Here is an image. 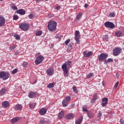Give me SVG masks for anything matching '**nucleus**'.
Instances as JSON below:
<instances>
[{"mask_svg": "<svg viewBox=\"0 0 124 124\" xmlns=\"http://www.w3.org/2000/svg\"><path fill=\"white\" fill-rule=\"evenodd\" d=\"M72 63V62L70 61H68L67 62H65V63H64L62 66V69L63 71V74L64 77H67L68 75H69V72H68V69L69 66L71 65V64Z\"/></svg>", "mask_w": 124, "mask_h": 124, "instance_id": "nucleus-1", "label": "nucleus"}, {"mask_svg": "<svg viewBox=\"0 0 124 124\" xmlns=\"http://www.w3.org/2000/svg\"><path fill=\"white\" fill-rule=\"evenodd\" d=\"M47 29L49 31H57V22L54 21H50L48 22Z\"/></svg>", "mask_w": 124, "mask_h": 124, "instance_id": "nucleus-2", "label": "nucleus"}, {"mask_svg": "<svg viewBox=\"0 0 124 124\" xmlns=\"http://www.w3.org/2000/svg\"><path fill=\"white\" fill-rule=\"evenodd\" d=\"M9 77H10V74L8 72L5 71L0 72V78H1L2 80H7Z\"/></svg>", "mask_w": 124, "mask_h": 124, "instance_id": "nucleus-3", "label": "nucleus"}, {"mask_svg": "<svg viewBox=\"0 0 124 124\" xmlns=\"http://www.w3.org/2000/svg\"><path fill=\"white\" fill-rule=\"evenodd\" d=\"M81 38V35L80 32L78 31H76L75 32V39L77 44H80V39Z\"/></svg>", "mask_w": 124, "mask_h": 124, "instance_id": "nucleus-4", "label": "nucleus"}, {"mask_svg": "<svg viewBox=\"0 0 124 124\" xmlns=\"http://www.w3.org/2000/svg\"><path fill=\"white\" fill-rule=\"evenodd\" d=\"M19 28L22 31H28L30 28V25L26 23H22L19 24Z\"/></svg>", "mask_w": 124, "mask_h": 124, "instance_id": "nucleus-5", "label": "nucleus"}, {"mask_svg": "<svg viewBox=\"0 0 124 124\" xmlns=\"http://www.w3.org/2000/svg\"><path fill=\"white\" fill-rule=\"evenodd\" d=\"M43 60H44V57L42 55H40L38 57H36V60H35V63L36 65H38V64H40L41 62H43Z\"/></svg>", "mask_w": 124, "mask_h": 124, "instance_id": "nucleus-6", "label": "nucleus"}, {"mask_svg": "<svg viewBox=\"0 0 124 124\" xmlns=\"http://www.w3.org/2000/svg\"><path fill=\"white\" fill-rule=\"evenodd\" d=\"M107 58H108V54L106 53H101L98 56V60L101 62L105 61Z\"/></svg>", "mask_w": 124, "mask_h": 124, "instance_id": "nucleus-7", "label": "nucleus"}, {"mask_svg": "<svg viewBox=\"0 0 124 124\" xmlns=\"http://www.w3.org/2000/svg\"><path fill=\"white\" fill-rule=\"evenodd\" d=\"M120 53H122V48L116 47L113 50V56H119Z\"/></svg>", "mask_w": 124, "mask_h": 124, "instance_id": "nucleus-8", "label": "nucleus"}, {"mask_svg": "<svg viewBox=\"0 0 124 124\" xmlns=\"http://www.w3.org/2000/svg\"><path fill=\"white\" fill-rule=\"evenodd\" d=\"M104 25L107 28H109V29H114L115 28V24L109 21L105 22Z\"/></svg>", "mask_w": 124, "mask_h": 124, "instance_id": "nucleus-9", "label": "nucleus"}, {"mask_svg": "<svg viewBox=\"0 0 124 124\" xmlns=\"http://www.w3.org/2000/svg\"><path fill=\"white\" fill-rule=\"evenodd\" d=\"M5 18L3 16H0V27H2L5 24Z\"/></svg>", "mask_w": 124, "mask_h": 124, "instance_id": "nucleus-10", "label": "nucleus"}, {"mask_svg": "<svg viewBox=\"0 0 124 124\" xmlns=\"http://www.w3.org/2000/svg\"><path fill=\"white\" fill-rule=\"evenodd\" d=\"M47 73V75L48 76H52L54 74V69L53 68H49L46 71Z\"/></svg>", "mask_w": 124, "mask_h": 124, "instance_id": "nucleus-11", "label": "nucleus"}, {"mask_svg": "<svg viewBox=\"0 0 124 124\" xmlns=\"http://www.w3.org/2000/svg\"><path fill=\"white\" fill-rule=\"evenodd\" d=\"M93 53L92 51H90L89 52H87L86 51H83V55L85 58H89L90 56L93 55Z\"/></svg>", "mask_w": 124, "mask_h": 124, "instance_id": "nucleus-12", "label": "nucleus"}, {"mask_svg": "<svg viewBox=\"0 0 124 124\" xmlns=\"http://www.w3.org/2000/svg\"><path fill=\"white\" fill-rule=\"evenodd\" d=\"M108 104V99L106 97L104 98L102 100L101 105L102 106H106Z\"/></svg>", "mask_w": 124, "mask_h": 124, "instance_id": "nucleus-13", "label": "nucleus"}, {"mask_svg": "<svg viewBox=\"0 0 124 124\" xmlns=\"http://www.w3.org/2000/svg\"><path fill=\"white\" fill-rule=\"evenodd\" d=\"M7 93V89L6 88H2L0 90V96L4 95Z\"/></svg>", "mask_w": 124, "mask_h": 124, "instance_id": "nucleus-14", "label": "nucleus"}, {"mask_svg": "<svg viewBox=\"0 0 124 124\" xmlns=\"http://www.w3.org/2000/svg\"><path fill=\"white\" fill-rule=\"evenodd\" d=\"M22 109H23V106H22V105L17 104L15 107V109L16 111H21Z\"/></svg>", "mask_w": 124, "mask_h": 124, "instance_id": "nucleus-15", "label": "nucleus"}, {"mask_svg": "<svg viewBox=\"0 0 124 124\" xmlns=\"http://www.w3.org/2000/svg\"><path fill=\"white\" fill-rule=\"evenodd\" d=\"M39 113L41 116H43L45 115L46 113H47V109H46L45 108H42L40 110Z\"/></svg>", "mask_w": 124, "mask_h": 124, "instance_id": "nucleus-16", "label": "nucleus"}, {"mask_svg": "<svg viewBox=\"0 0 124 124\" xmlns=\"http://www.w3.org/2000/svg\"><path fill=\"white\" fill-rule=\"evenodd\" d=\"M16 13L20 15H25L26 14V11L23 9H20L16 11Z\"/></svg>", "mask_w": 124, "mask_h": 124, "instance_id": "nucleus-17", "label": "nucleus"}, {"mask_svg": "<svg viewBox=\"0 0 124 124\" xmlns=\"http://www.w3.org/2000/svg\"><path fill=\"white\" fill-rule=\"evenodd\" d=\"M74 118V114L72 113H69L66 115V119L68 120H72Z\"/></svg>", "mask_w": 124, "mask_h": 124, "instance_id": "nucleus-18", "label": "nucleus"}, {"mask_svg": "<svg viewBox=\"0 0 124 124\" xmlns=\"http://www.w3.org/2000/svg\"><path fill=\"white\" fill-rule=\"evenodd\" d=\"M36 95V93L31 91L29 94V97L30 98H33Z\"/></svg>", "mask_w": 124, "mask_h": 124, "instance_id": "nucleus-19", "label": "nucleus"}, {"mask_svg": "<svg viewBox=\"0 0 124 124\" xmlns=\"http://www.w3.org/2000/svg\"><path fill=\"white\" fill-rule=\"evenodd\" d=\"M2 106L4 108H8V107L9 106V103L8 101H4L2 104Z\"/></svg>", "mask_w": 124, "mask_h": 124, "instance_id": "nucleus-20", "label": "nucleus"}, {"mask_svg": "<svg viewBox=\"0 0 124 124\" xmlns=\"http://www.w3.org/2000/svg\"><path fill=\"white\" fill-rule=\"evenodd\" d=\"M83 122V116H80L78 120L76 121V124H80Z\"/></svg>", "mask_w": 124, "mask_h": 124, "instance_id": "nucleus-21", "label": "nucleus"}, {"mask_svg": "<svg viewBox=\"0 0 124 124\" xmlns=\"http://www.w3.org/2000/svg\"><path fill=\"white\" fill-rule=\"evenodd\" d=\"M115 35L117 36V37H121V36L123 35V33L122 31H118L116 32Z\"/></svg>", "mask_w": 124, "mask_h": 124, "instance_id": "nucleus-22", "label": "nucleus"}, {"mask_svg": "<svg viewBox=\"0 0 124 124\" xmlns=\"http://www.w3.org/2000/svg\"><path fill=\"white\" fill-rule=\"evenodd\" d=\"M64 116V112L63 111H62L61 112L59 113L58 118L59 119H62V118H63Z\"/></svg>", "mask_w": 124, "mask_h": 124, "instance_id": "nucleus-23", "label": "nucleus"}, {"mask_svg": "<svg viewBox=\"0 0 124 124\" xmlns=\"http://www.w3.org/2000/svg\"><path fill=\"white\" fill-rule=\"evenodd\" d=\"M62 105L63 107H67V106H68V103L66 101L63 100L62 102Z\"/></svg>", "mask_w": 124, "mask_h": 124, "instance_id": "nucleus-24", "label": "nucleus"}, {"mask_svg": "<svg viewBox=\"0 0 124 124\" xmlns=\"http://www.w3.org/2000/svg\"><path fill=\"white\" fill-rule=\"evenodd\" d=\"M93 98L91 100V103H93L94 102H95V100H96V99H97V97H98V96L96 95H93Z\"/></svg>", "mask_w": 124, "mask_h": 124, "instance_id": "nucleus-25", "label": "nucleus"}, {"mask_svg": "<svg viewBox=\"0 0 124 124\" xmlns=\"http://www.w3.org/2000/svg\"><path fill=\"white\" fill-rule=\"evenodd\" d=\"M88 116L90 119H92L93 117V113L92 111H88L87 112Z\"/></svg>", "mask_w": 124, "mask_h": 124, "instance_id": "nucleus-26", "label": "nucleus"}, {"mask_svg": "<svg viewBox=\"0 0 124 124\" xmlns=\"http://www.w3.org/2000/svg\"><path fill=\"white\" fill-rule=\"evenodd\" d=\"M19 121V118H14L11 120L12 124H15V123H17Z\"/></svg>", "mask_w": 124, "mask_h": 124, "instance_id": "nucleus-27", "label": "nucleus"}, {"mask_svg": "<svg viewBox=\"0 0 124 124\" xmlns=\"http://www.w3.org/2000/svg\"><path fill=\"white\" fill-rule=\"evenodd\" d=\"M54 86H55V83H50L47 86V87L48 89H51V88H53Z\"/></svg>", "mask_w": 124, "mask_h": 124, "instance_id": "nucleus-28", "label": "nucleus"}, {"mask_svg": "<svg viewBox=\"0 0 124 124\" xmlns=\"http://www.w3.org/2000/svg\"><path fill=\"white\" fill-rule=\"evenodd\" d=\"M16 45H15L12 46H10L9 48L11 51H13V50H15V49L16 48Z\"/></svg>", "mask_w": 124, "mask_h": 124, "instance_id": "nucleus-29", "label": "nucleus"}, {"mask_svg": "<svg viewBox=\"0 0 124 124\" xmlns=\"http://www.w3.org/2000/svg\"><path fill=\"white\" fill-rule=\"evenodd\" d=\"M42 34V31H39L35 33L36 36H40Z\"/></svg>", "mask_w": 124, "mask_h": 124, "instance_id": "nucleus-30", "label": "nucleus"}, {"mask_svg": "<svg viewBox=\"0 0 124 124\" xmlns=\"http://www.w3.org/2000/svg\"><path fill=\"white\" fill-rule=\"evenodd\" d=\"M35 105H36V104H29V107L31 108V109H33L34 107H35Z\"/></svg>", "mask_w": 124, "mask_h": 124, "instance_id": "nucleus-31", "label": "nucleus"}, {"mask_svg": "<svg viewBox=\"0 0 124 124\" xmlns=\"http://www.w3.org/2000/svg\"><path fill=\"white\" fill-rule=\"evenodd\" d=\"M81 17H82V13H79L77 16V20H80L81 19Z\"/></svg>", "mask_w": 124, "mask_h": 124, "instance_id": "nucleus-32", "label": "nucleus"}, {"mask_svg": "<svg viewBox=\"0 0 124 124\" xmlns=\"http://www.w3.org/2000/svg\"><path fill=\"white\" fill-rule=\"evenodd\" d=\"M71 99V97L69 96H67L64 99V100H65V101H66L67 102H69V101H70V100Z\"/></svg>", "mask_w": 124, "mask_h": 124, "instance_id": "nucleus-33", "label": "nucleus"}, {"mask_svg": "<svg viewBox=\"0 0 124 124\" xmlns=\"http://www.w3.org/2000/svg\"><path fill=\"white\" fill-rule=\"evenodd\" d=\"M108 38H109V36H108V35H105L103 37V39L104 40H105V41H107V40H108Z\"/></svg>", "mask_w": 124, "mask_h": 124, "instance_id": "nucleus-34", "label": "nucleus"}, {"mask_svg": "<svg viewBox=\"0 0 124 124\" xmlns=\"http://www.w3.org/2000/svg\"><path fill=\"white\" fill-rule=\"evenodd\" d=\"M14 36L17 40H20V35L18 34H16L14 35Z\"/></svg>", "mask_w": 124, "mask_h": 124, "instance_id": "nucleus-35", "label": "nucleus"}, {"mask_svg": "<svg viewBox=\"0 0 124 124\" xmlns=\"http://www.w3.org/2000/svg\"><path fill=\"white\" fill-rule=\"evenodd\" d=\"M93 73H89L87 76V78H91V77H93Z\"/></svg>", "mask_w": 124, "mask_h": 124, "instance_id": "nucleus-36", "label": "nucleus"}, {"mask_svg": "<svg viewBox=\"0 0 124 124\" xmlns=\"http://www.w3.org/2000/svg\"><path fill=\"white\" fill-rule=\"evenodd\" d=\"M73 90L76 93H78V90H77V88L75 86L73 87Z\"/></svg>", "mask_w": 124, "mask_h": 124, "instance_id": "nucleus-37", "label": "nucleus"}, {"mask_svg": "<svg viewBox=\"0 0 124 124\" xmlns=\"http://www.w3.org/2000/svg\"><path fill=\"white\" fill-rule=\"evenodd\" d=\"M13 19L14 20H18V19H19V16H18L17 15H14L13 16Z\"/></svg>", "mask_w": 124, "mask_h": 124, "instance_id": "nucleus-38", "label": "nucleus"}, {"mask_svg": "<svg viewBox=\"0 0 124 124\" xmlns=\"http://www.w3.org/2000/svg\"><path fill=\"white\" fill-rule=\"evenodd\" d=\"M115 13H110L109 15V17H115Z\"/></svg>", "mask_w": 124, "mask_h": 124, "instance_id": "nucleus-39", "label": "nucleus"}, {"mask_svg": "<svg viewBox=\"0 0 124 124\" xmlns=\"http://www.w3.org/2000/svg\"><path fill=\"white\" fill-rule=\"evenodd\" d=\"M69 42H70V40L69 39H68L65 41V45H67L69 43Z\"/></svg>", "mask_w": 124, "mask_h": 124, "instance_id": "nucleus-40", "label": "nucleus"}, {"mask_svg": "<svg viewBox=\"0 0 124 124\" xmlns=\"http://www.w3.org/2000/svg\"><path fill=\"white\" fill-rule=\"evenodd\" d=\"M18 70L16 69H15L12 72V74H15L17 73Z\"/></svg>", "mask_w": 124, "mask_h": 124, "instance_id": "nucleus-41", "label": "nucleus"}, {"mask_svg": "<svg viewBox=\"0 0 124 124\" xmlns=\"http://www.w3.org/2000/svg\"><path fill=\"white\" fill-rule=\"evenodd\" d=\"M102 115V112H101V111H99L98 113L97 117L98 118H100V117H101Z\"/></svg>", "mask_w": 124, "mask_h": 124, "instance_id": "nucleus-42", "label": "nucleus"}, {"mask_svg": "<svg viewBox=\"0 0 124 124\" xmlns=\"http://www.w3.org/2000/svg\"><path fill=\"white\" fill-rule=\"evenodd\" d=\"M40 122L42 124H45L46 121H45V120H44V119H41Z\"/></svg>", "mask_w": 124, "mask_h": 124, "instance_id": "nucleus-43", "label": "nucleus"}, {"mask_svg": "<svg viewBox=\"0 0 124 124\" xmlns=\"http://www.w3.org/2000/svg\"><path fill=\"white\" fill-rule=\"evenodd\" d=\"M28 17H29V18L30 19H32V18H33V17H34L33 14H30V15H29Z\"/></svg>", "mask_w": 124, "mask_h": 124, "instance_id": "nucleus-44", "label": "nucleus"}, {"mask_svg": "<svg viewBox=\"0 0 124 124\" xmlns=\"http://www.w3.org/2000/svg\"><path fill=\"white\" fill-rule=\"evenodd\" d=\"M113 59H111V58H109L108 60V63H110V62H113Z\"/></svg>", "mask_w": 124, "mask_h": 124, "instance_id": "nucleus-45", "label": "nucleus"}, {"mask_svg": "<svg viewBox=\"0 0 124 124\" xmlns=\"http://www.w3.org/2000/svg\"><path fill=\"white\" fill-rule=\"evenodd\" d=\"M83 110L84 111V112H88V109L86 108V107H83L82 108Z\"/></svg>", "mask_w": 124, "mask_h": 124, "instance_id": "nucleus-46", "label": "nucleus"}, {"mask_svg": "<svg viewBox=\"0 0 124 124\" xmlns=\"http://www.w3.org/2000/svg\"><path fill=\"white\" fill-rule=\"evenodd\" d=\"M118 86H119V81H117L115 84L114 85L115 89L117 88L118 87Z\"/></svg>", "mask_w": 124, "mask_h": 124, "instance_id": "nucleus-47", "label": "nucleus"}, {"mask_svg": "<svg viewBox=\"0 0 124 124\" xmlns=\"http://www.w3.org/2000/svg\"><path fill=\"white\" fill-rule=\"evenodd\" d=\"M12 9H13L14 10H17V9H18V8H17V7H16V6H13L12 7Z\"/></svg>", "mask_w": 124, "mask_h": 124, "instance_id": "nucleus-48", "label": "nucleus"}, {"mask_svg": "<svg viewBox=\"0 0 124 124\" xmlns=\"http://www.w3.org/2000/svg\"><path fill=\"white\" fill-rule=\"evenodd\" d=\"M55 9H56V10H61V6H57L55 7Z\"/></svg>", "mask_w": 124, "mask_h": 124, "instance_id": "nucleus-49", "label": "nucleus"}, {"mask_svg": "<svg viewBox=\"0 0 124 124\" xmlns=\"http://www.w3.org/2000/svg\"><path fill=\"white\" fill-rule=\"evenodd\" d=\"M48 16L49 17V18H51V17H54V14H49L48 15Z\"/></svg>", "mask_w": 124, "mask_h": 124, "instance_id": "nucleus-50", "label": "nucleus"}, {"mask_svg": "<svg viewBox=\"0 0 124 124\" xmlns=\"http://www.w3.org/2000/svg\"><path fill=\"white\" fill-rule=\"evenodd\" d=\"M104 64H107V63H108V60L105 59L104 61Z\"/></svg>", "mask_w": 124, "mask_h": 124, "instance_id": "nucleus-51", "label": "nucleus"}, {"mask_svg": "<svg viewBox=\"0 0 124 124\" xmlns=\"http://www.w3.org/2000/svg\"><path fill=\"white\" fill-rule=\"evenodd\" d=\"M23 66L24 67H25V66H27V62H24L23 63Z\"/></svg>", "mask_w": 124, "mask_h": 124, "instance_id": "nucleus-52", "label": "nucleus"}, {"mask_svg": "<svg viewBox=\"0 0 124 124\" xmlns=\"http://www.w3.org/2000/svg\"><path fill=\"white\" fill-rule=\"evenodd\" d=\"M56 38H57L58 39H61V38H62V36H56Z\"/></svg>", "mask_w": 124, "mask_h": 124, "instance_id": "nucleus-53", "label": "nucleus"}, {"mask_svg": "<svg viewBox=\"0 0 124 124\" xmlns=\"http://www.w3.org/2000/svg\"><path fill=\"white\" fill-rule=\"evenodd\" d=\"M120 122V124H124V120H123V119H121Z\"/></svg>", "mask_w": 124, "mask_h": 124, "instance_id": "nucleus-54", "label": "nucleus"}, {"mask_svg": "<svg viewBox=\"0 0 124 124\" xmlns=\"http://www.w3.org/2000/svg\"><path fill=\"white\" fill-rule=\"evenodd\" d=\"M89 7V5L88 4H85L84 5V7H85V8H87V7Z\"/></svg>", "mask_w": 124, "mask_h": 124, "instance_id": "nucleus-55", "label": "nucleus"}, {"mask_svg": "<svg viewBox=\"0 0 124 124\" xmlns=\"http://www.w3.org/2000/svg\"><path fill=\"white\" fill-rule=\"evenodd\" d=\"M18 54H19V52H18V51H16L15 53V56H17V55H18Z\"/></svg>", "mask_w": 124, "mask_h": 124, "instance_id": "nucleus-56", "label": "nucleus"}, {"mask_svg": "<svg viewBox=\"0 0 124 124\" xmlns=\"http://www.w3.org/2000/svg\"><path fill=\"white\" fill-rule=\"evenodd\" d=\"M74 106H75V104H73L71 105V107H74Z\"/></svg>", "mask_w": 124, "mask_h": 124, "instance_id": "nucleus-57", "label": "nucleus"}, {"mask_svg": "<svg viewBox=\"0 0 124 124\" xmlns=\"http://www.w3.org/2000/svg\"><path fill=\"white\" fill-rule=\"evenodd\" d=\"M37 0L38 1H40V0Z\"/></svg>", "mask_w": 124, "mask_h": 124, "instance_id": "nucleus-58", "label": "nucleus"}, {"mask_svg": "<svg viewBox=\"0 0 124 124\" xmlns=\"http://www.w3.org/2000/svg\"><path fill=\"white\" fill-rule=\"evenodd\" d=\"M2 0H0V1H2Z\"/></svg>", "mask_w": 124, "mask_h": 124, "instance_id": "nucleus-59", "label": "nucleus"}, {"mask_svg": "<svg viewBox=\"0 0 124 124\" xmlns=\"http://www.w3.org/2000/svg\"><path fill=\"white\" fill-rule=\"evenodd\" d=\"M45 0L47 1V0Z\"/></svg>", "mask_w": 124, "mask_h": 124, "instance_id": "nucleus-60", "label": "nucleus"}]
</instances>
